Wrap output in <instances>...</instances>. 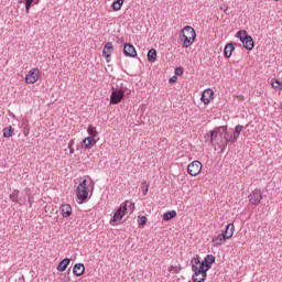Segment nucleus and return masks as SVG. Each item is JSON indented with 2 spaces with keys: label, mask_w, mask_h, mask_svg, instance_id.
I'll return each instance as SVG.
<instances>
[{
  "label": "nucleus",
  "mask_w": 282,
  "mask_h": 282,
  "mask_svg": "<svg viewBox=\"0 0 282 282\" xmlns=\"http://www.w3.org/2000/svg\"><path fill=\"white\" fill-rule=\"evenodd\" d=\"M96 139L87 137L82 141V144L85 147V149H91V147H96Z\"/></svg>",
  "instance_id": "nucleus-18"
},
{
  "label": "nucleus",
  "mask_w": 282,
  "mask_h": 282,
  "mask_svg": "<svg viewBox=\"0 0 282 282\" xmlns=\"http://www.w3.org/2000/svg\"><path fill=\"white\" fill-rule=\"evenodd\" d=\"M227 239L228 238L226 236H224L223 234H219L218 236L212 239V243L213 246H215V248H219V246H224V243H226Z\"/></svg>",
  "instance_id": "nucleus-14"
},
{
  "label": "nucleus",
  "mask_w": 282,
  "mask_h": 282,
  "mask_svg": "<svg viewBox=\"0 0 282 282\" xmlns=\"http://www.w3.org/2000/svg\"><path fill=\"white\" fill-rule=\"evenodd\" d=\"M74 144H75V141H74V139H72V140L68 142V149L74 148Z\"/></svg>",
  "instance_id": "nucleus-35"
},
{
  "label": "nucleus",
  "mask_w": 282,
  "mask_h": 282,
  "mask_svg": "<svg viewBox=\"0 0 282 282\" xmlns=\"http://www.w3.org/2000/svg\"><path fill=\"white\" fill-rule=\"evenodd\" d=\"M2 132L3 138H12V135H14V128H12V126H8L3 128Z\"/></svg>",
  "instance_id": "nucleus-23"
},
{
  "label": "nucleus",
  "mask_w": 282,
  "mask_h": 282,
  "mask_svg": "<svg viewBox=\"0 0 282 282\" xmlns=\"http://www.w3.org/2000/svg\"><path fill=\"white\" fill-rule=\"evenodd\" d=\"M220 10H224V12H227L228 8H220Z\"/></svg>",
  "instance_id": "nucleus-39"
},
{
  "label": "nucleus",
  "mask_w": 282,
  "mask_h": 282,
  "mask_svg": "<svg viewBox=\"0 0 282 282\" xmlns=\"http://www.w3.org/2000/svg\"><path fill=\"white\" fill-rule=\"evenodd\" d=\"M127 208H129L130 213H133L135 210V203L129 200Z\"/></svg>",
  "instance_id": "nucleus-33"
},
{
  "label": "nucleus",
  "mask_w": 282,
  "mask_h": 282,
  "mask_svg": "<svg viewBox=\"0 0 282 282\" xmlns=\"http://www.w3.org/2000/svg\"><path fill=\"white\" fill-rule=\"evenodd\" d=\"M182 74H184V68H182V67L175 68V75L176 76H182Z\"/></svg>",
  "instance_id": "nucleus-34"
},
{
  "label": "nucleus",
  "mask_w": 282,
  "mask_h": 282,
  "mask_svg": "<svg viewBox=\"0 0 282 282\" xmlns=\"http://www.w3.org/2000/svg\"><path fill=\"white\" fill-rule=\"evenodd\" d=\"M76 196L79 200V204H83V202L89 197V192L87 191V180H84L82 183H79L76 189Z\"/></svg>",
  "instance_id": "nucleus-7"
},
{
  "label": "nucleus",
  "mask_w": 282,
  "mask_h": 282,
  "mask_svg": "<svg viewBox=\"0 0 282 282\" xmlns=\"http://www.w3.org/2000/svg\"><path fill=\"white\" fill-rule=\"evenodd\" d=\"M192 270L194 282H205L206 281V270H204V263H199V258L192 259Z\"/></svg>",
  "instance_id": "nucleus-2"
},
{
  "label": "nucleus",
  "mask_w": 282,
  "mask_h": 282,
  "mask_svg": "<svg viewBox=\"0 0 282 282\" xmlns=\"http://www.w3.org/2000/svg\"><path fill=\"white\" fill-rule=\"evenodd\" d=\"M24 2H25L26 14H29L30 8H32V3H34V0H24Z\"/></svg>",
  "instance_id": "nucleus-31"
},
{
  "label": "nucleus",
  "mask_w": 282,
  "mask_h": 282,
  "mask_svg": "<svg viewBox=\"0 0 282 282\" xmlns=\"http://www.w3.org/2000/svg\"><path fill=\"white\" fill-rule=\"evenodd\" d=\"M187 173L192 177H197V175L202 173V162L193 161L189 163L187 166Z\"/></svg>",
  "instance_id": "nucleus-9"
},
{
  "label": "nucleus",
  "mask_w": 282,
  "mask_h": 282,
  "mask_svg": "<svg viewBox=\"0 0 282 282\" xmlns=\"http://www.w3.org/2000/svg\"><path fill=\"white\" fill-rule=\"evenodd\" d=\"M214 261H215V256L208 254L207 257H205L204 261H199V263H203L205 272H208Z\"/></svg>",
  "instance_id": "nucleus-15"
},
{
  "label": "nucleus",
  "mask_w": 282,
  "mask_h": 282,
  "mask_svg": "<svg viewBox=\"0 0 282 282\" xmlns=\"http://www.w3.org/2000/svg\"><path fill=\"white\" fill-rule=\"evenodd\" d=\"M177 217V212L175 210H171V212H166L163 215V221H171V219Z\"/></svg>",
  "instance_id": "nucleus-24"
},
{
  "label": "nucleus",
  "mask_w": 282,
  "mask_h": 282,
  "mask_svg": "<svg viewBox=\"0 0 282 282\" xmlns=\"http://www.w3.org/2000/svg\"><path fill=\"white\" fill-rule=\"evenodd\" d=\"M111 54H113V44L111 42H107L102 50V56L107 59V63H109V59L111 58Z\"/></svg>",
  "instance_id": "nucleus-12"
},
{
  "label": "nucleus",
  "mask_w": 282,
  "mask_h": 282,
  "mask_svg": "<svg viewBox=\"0 0 282 282\" xmlns=\"http://www.w3.org/2000/svg\"><path fill=\"white\" fill-rule=\"evenodd\" d=\"M123 54L124 56H130L132 58H135V56H138V52L135 51L133 44H124Z\"/></svg>",
  "instance_id": "nucleus-13"
},
{
  "label": "nucleus",
  "mask_w": 282,
  "mask_h": 282,
  "mask_svg": "<svg viewBox=\"0 0 282 282\" xmlns=\"http://www.w3.org/2000/svg\"><path fill=\"white\" fill-rule=\"evenodd\" d=\"M138 225H139L140 227L147 226V216H139V217H138Z\"/></svg>",
  "instance_id": "nucleus-29"
},
{
  "label": "nucleus",
  "mask_w": 282,
  "mask_h": 282,
  "mask_svg": "<svg viewBox=\"0 0 282 282\" xmlns=\"http://www.w3.org/2000/svg\"><path fill=\"white\" fill-rule=\"evenodd\" d=\"M87 133L89 138H93V139H96L98 137V130H96V127L94 126H88Z\"/></svg>",
  "instance_id": "nucleus-26"
},
{
  "label": "nucleus",
  "mask_w": 282,
  "mask_h": 282,
  "mask_svg": "<svg viewBox=\"0 0 282 282\" xmlns=\"http://www.w3.org/2000/svg\"><path fill=\"white\" fill-rule=\"evenodd\" d=\"M180 267L171 265L169 268V272H173L174 274H180Z\"/></svg>",
  "instance_id": "nucleus-32"
},
{
  "label": "nucleus",
  "mask_w": 282,
  "mask_h": 282,
  "mask_svg": "<svg viewBox=\"0 0 282 282\" xmlns=\"http://www.w3.org/2000/svg\"><path fill=\"white\" fill-rule=\"evenodd\" d=\"M274 1H279V0H274Z\"/></svg>",
  "instance_id": "nucleus-41"
},
{
  "label": "nucleus",
  "mask_w": 282,
  "mask_h": 282,
  "mask_svg": "<svg viewBox=\"0 0 282 282\" xmlns=\"http://www.w3.org/2000/svg\"><path fill=\"white\" fill-rule=\"evenodd\" d=\"M282 84L279 79H272L271 82V87L273 89H279V91H282V88H281Z\"/></svg>",
  "instance_id": "nucleus-28"
},
{
  "label": "nucleus",
  "mask_w": 282,
  "mask_h": 282,
  "mask_svg": "<svg viewBox=\"0 0 282 282\" xmlns=\"http://www.w3.org/2000/svg\"><path fill=\"white\" fill-rule=\"evenodd\" d=\"M70 155H74V148H68Z\"/></svg>",
  "instance_id": "nucleus-37"
},
{
  "label": "nucleus",
  "mask_w": 282,
  "mask_h": 282,
  "mask_svg": "<svg viewBox=\"0 0 282 282\" xmlns=\"http://www.w3.org/2000/svg\"><path fill=\"white\" fill-rule=\"evenodd\" d=\"M223 235L227 238L230 239L235 235V225L234 224H228L226 226V229L223 231Z\"/></svg>",
  "instance_id": "nucleus-16"
},
{
  "label": "nucleus",
  "mask_w": 282,
  "mask_h": 282,
  "mask_svg": "<svg viewBox=\"0 0 282 282\" xmlns=\"http://www.w3.org/2000/svg\"><path fill=\"white\" fill-rule=\"evenodd\" d=\"M124 91H127V88L122 86V83L120 84V87L112 86V93L110 96V105H118L122 101V98H124Z\"/></svg>",
  "instance_id": "nucleus-4"
},
{
  "label": "nucleus",
  "mask_w": 282,
  "mask_h": 282,
  "mask_svg": "<svg viewBox=\"0 0 282 282\" xmlns=\"http://www.w3.org/2000/svg\"><path fill=\"white\" fill-rule=\"evenodd\" d=\"M237 39L241 41L245 50L252 51L254 48V40H252V36L248 35L247 31H238Z\"/></svg>",
  "instance_id": "nucleus-5"
},
{
  "label": "nucleus",
  "mask_w": 282,
  "mask_h": 282,
  "mask_svg": "<svg viewBox=\"0 0 282 282\" xmlns=\"http://www.w3.org/2000/svg\"><path fill=\"white\" fill-rule=\"evenodd\" d=\"M123 4H124V0H116L115 2H112L111 8H112V10H113L115 12H118L119 10L122 9V6H123Z\"/></svg>",
  "instance_id": "nucleus-25"
},
{
  "label": "nucleus",
  "mask_w": 282,
  "mask_h": 282,
  "mask_svg": "<svg viewBox=\"0 0 282 282\" xmlns=\"http://www.w3.org/2000/svg\"><path fill=\"white\" fill-rule=\"evenodd\" d=\"M182 35H183V47L188 48L193 43H195V39L197 36V33H195V29L193 26H185L182 30Z\"/></svg>",
  "instance_id": "nucleus-3"
},
{
  "label": "nucleus",
  "mask_w": 282,
  "mask_h": 282,
  "mask_svg": "<svg viewBox=\"0 0 282 282\" xmlns=\"http://www.w3.org/2000/svg\"><path fill=\"white\" fill-rule=\"evenodd\" d=\"M127 206H129V200L122 203L119 208L113 213L112 218L110 219L111 226H116L118 221H122V217L127 215Z\"/></svg>",
  "instance_id": "nucleus-6"
},
{
  "label": "nucleus",
  "mask_w": 282,
  "mask_h": 282,
  "mask_svg": "<svg viewBox=\"0 0 282 282\" xmlns=\"http://www.w3.org/2000/svg\"><path fill=\"white\" fill-rule=\"evenodd\" d=\"M39 78H41V70L39 68H32L25 75V83L26 85H34Z\"/></svg>",
  "instance_id": "nucleus-8"
},
{
  "label": "nucleus",
  "mask_w": 282,
  "mask_h": 282,
  "mask_svg": "<svg viewBox=\"0 0 282 282\" xmlns=\"http://www.w3.org/2000/svg\"><path fill=\"white\" fill-rule=\"evenodd\" d=\"M232 52H235V45H232L231 43L227 44L224 50L225 58H230V56H232Z\"/></svg>",
  "instance_id": "nucleus-21"
},
{
  "label": "nucleus",
  "mask_w": 282,
  "mask_h": 282,
  "mask_svg": "<svg viewBox=\"0 0 282 282\" xmlns=\"http://www.w3.org/2000/svg\"><path fill=\"white\" fill-rule=\"evenodd\" d=\"M141 189L143 195H147V193H149V183H147V181L141 183Z\"/></svg>",
  "instance_id": "nucleus-30"
},
{
  "label": "nucleus",
  "mask_w": 282,
  "mask_h": 282,
  "mask_svg": "<svg viewBox=\"0 0 282 282\" xmlns=\"http://www.w3.org/2000/svg\"><path fill=\"white\" fill-rule=\"evenodd\" d=\"M9 197L11 202H13L14 204H20L21 206V202H19V189H14Z\"/></svg>",
  "instance_id": "nucleus-27"
},
{
  "label": "nucleus",
  "mask_w": 282,
  "mask_h": 282,
  "mask_svg": "<svg viewBox=\"0 0 282 282\" xmlns=\"http://www.w3.org/2000/svg\"><path fill=\"white\" fill-rule=\"evenodd\" d=\"M248 197L250 204L259 206V204H261V199H263V194H261V189L256 188Z\"/></svg>",
  "instance_id": "nucleus-10"
},
{
  "label": "nucleus",
  "mask_w": 282,
  "mask_h": 282,
  "mask_svg": "<svg viewBox=\"0 0 282 282\" xmlns=\"http://www.w3.org/2000/svg\"><path fill=\"white\" fill-rule=\"evenodd\" d=\"M213 96H215V91L213 89L208 88L205 89L202 94L200 100L204 102V105H210V100L213 99Z\"/></svg>",
  "instance_id": "nucleus-11"
},
{
  "label": "nucleus",
  "mask_w": 282,
  "mask_h": 282,
  "mask_svg": "<svg viewBox=\"0 0 282 282\" xmlns=\"http://www.w3.org/2000/svg\"><path fill=\"white\" fill-rule=\"evenodd\" d=\"M70 262L72 260H69L68 258L63 259L57 265V271L65 272V270H67V267L69 265Z\"/></svg>",
  "instance_id": "nucleus-19"
},
{
  "label": "nucleus",
  "mask_w": 282,
  "mask_h": 282,
  "mask_svg": "<svg viewBox=\"0 0 282 282\" xmlns=\"http://www.w3.org/2000/svg\"><path fill=\"white\" fill-rule=\"evenodd\" d=\"M20 202H25V198L24 199H20Z\"/></svg>",
  "instance_id": "nucleus-40"
},
{
  "label": "nucleus",
  "mask_w": 282,
  "mask_h": 282,
  "mask_svg": "<svg viewBox=\"0 0 282 282\" xmlns=\"http://www.w3.org/2000/svg\"><path fill=\"white\" fill-rule=\"evenodd\" d=\"M220 10H224V12H227L228 8H220Z\"/></svg>",
  "instance_id": "nucleus-38"
},
{
  "label": "nucleus",
  "mask_w": 282,
  "mask_h": 282,
  "mask_svg": "<svg viewBox=\"0 0 282 282\" xmlns=\"http://www.w3.org/2000/svg\"><path fill=\"white\" fill-rule=\"evenodd\" d=\"M73 274H75V276H83V274H85V264L83 263L75 264L73 269Z\"/></svg>",
  "instance_id": "nucleus-17"
},
{
  "label": "nucleus",
  "mask_w": 282,
  "mask_h": 282,
  "mask_svg": "<svg viewBox=\"0 0 282 282\" xmlns=\"http://www.w3.org/2000/svg\"><path fill=\"white\" fill-rule=\"evenodd\" d=\"M176 80H177V77L175 76L170 78V83H175Z\"/></svg>",
  "instance_id": "nucleus-36"
},
{
  "label": "nucleus",
  "mask_w": 282,
  "mask_h": 282,
  "mask_svg": "<svg viewBox=\"0 0 282 282\" xmlns=\"http://www.w3.org/2000/svg\"><path fill=\"white\" fill-rule=\"evenodd\" d=\"M148 61L149 63H155L158 61V51L155 48H151L148 52Z\"/></svg>",
  "instance_id": "nucleus-22"
},
{
  "label": "nucleus",
  "mask_w": 282,
  "mask_h": 282,
  "mask_svg": "<svg viewBox=\"0 0 282 282\" xmlns=\"http://www.w3.org/2000/svg\"><path fill=\"white\" fill-rule=\"evenodd\" d=\"M241 131H243V126L241 124L236 126L234 132H228V127L216 128L210 131V143L216 151H219V153H224V151H226V147H228V142L235 144V142L239 140Z\"/></svg>",
  "instance_id": "nucleus-1"
},
{
  "label": "nucleus",
  "mask_w": 282,
  "mask_h": 282,
  "mask_svg": "<svg viewBox=\"0 0 282 282\" xmlns=\"http://www.w3.org/2000/svg\"><path fill=\"white\" fill-rule=\"evenodd\" d=\"M61 213L63 217H72V206L69 204L62 205Z\"/></svg>",
  "instance_id": "nucleus-20"
}]
</instances>
